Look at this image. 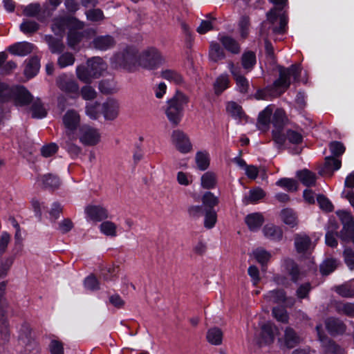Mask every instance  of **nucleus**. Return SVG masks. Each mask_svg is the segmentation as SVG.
<instances>
[{
    "instance_id": "obj_1",
    "label": "nucleus",
    "mask_w": 354,
    "mask_h": 354,
    "mask_svg": "<svg viewBox=\"0 0 354 354\" xmlns=\"http://www.w3.org/2000/svg\"><path fill=\"white\" fill-rule=\"evenodd\" d=\"M301 68L299 65H292L290 67L280 68L279 77L274 81L273 85L264 90H259L255 94L257 100H266L268 96L276 97L281 95L290 86V77L297 81L300 76Z\"/></svg>"
},
{
    "instance_id": "obj_2",
    "label": "nucleus",
    "mask_w": 354,
    "mask_h": 354,
    "mask_svg": "<svg viewBox=\"0 0 354 354\" xmlns=\"http://www.w3.org/2000/svg\"><path fill=\"white\" fill-rule=\"evenodd\" d=\"M189 98L182 92L177 91L174 95L167 102L165 110L169 121L174 125L177 126L183 115V109L188 103Z\"/></svg>"
},
{
    "instance_id": "obj_3",
    "label": "nucleus",
    "mask_w": 354,
    "mask_h": 354,
    "mask_svg": "<svg viewBox=\"0 0 354 354\" xmlns=\"http://www.w3.org/2000/svg\"><path fill=\"white\" fill-rule=\"evenodd\" d=\"M165 58L156 48L144 50L138 56V65L148 70H154L165 62Z\"/></svg>"
},
{
    "instance_id": "obj_4",
    "label": "nucleus",
    "mask_w": 354,
    "mask_h": 354,
    "mask_svg": "<svg viewBox=\"0 0 354 354\" xmlns=\"http://www.w3.org/2000/svg\"><path fill=\"white\" fill-rule=\"evenodd\" d=\"M277 8H273L267 13V21H263L261 25V33L264 34V28L268 23L270 24L269 28L272 29L273 33L283 34L286 32V27L288 23L287 16L277 13Z\"/></svg>"
},
{
    "instance_id": "obj_5",
    "label": "nucleus",
    "mask_w": 354,
    "mask_h": 354,
    "mask_svg": "<svg viewBox=\"0 0 354 354\" xmlns=\"http://www.w3.org/2000/svg\"><path fill=\"white\" fill-rule=\"evenodd\" d=\"M114 61L120 67L130 72L134 71L136 64H138L137 50L133 48H127L122 53H118Z\"/></svg>"
},
{
    "instance_id": "obj_6",
    "label": "nucleus",
    "mask_w": 354,
    "mask_h": 354,
    "mask_svg": "<svg viewBox=\"0 0 354 354\" xmlns=\"http://www.w3.org/2000/svg\"><path fill=\"white\" fill-rule=\"evenodd\" d=\"M285 122L286 116L284 111L281 109L276 110L272 120L274 127L272 130V138L279 146H282L286 141L285 134L283 131Z\"/></svg>"
},
{
    "instance_id": "obj_7",
    "label": "nucleus",
    "mask_w": 354,
    "mask_h": 354,
    "mask_svg": "<svg viewBox=\"0 0 354 354\" xmlns=\"http://www.w3.org/2000/svg\"><path fill=\"white\" fill-rule=\"evenodd\" d=\"M72 26L77 29H82L84 23L72 17H56L53 20L51 30L55 35H62L66 28H71Z\"/></svg>"
},
{
    "instance_id": "obj_8",
    "label": "nucleus",
    "mask_w": 354,
    "mask_h": 354,
    "mask_svg": "<svg viewBox=\"0 0 354 354\" xmlns=\"http://www.w3.org/2000/svg\"><path fill=\"white\" fill-rule=\"evenodd\" d=\"M100 133L96 128L84 124L79 129L80 141L86 146H95L100 141Z\"/></svg>"
},
{
    "instance_id": "obj_9",
    "label": "nucleus",
    "mask_w": 354,
    "mask_h": 354,
    "mask_svg": "<svg viewBox=\"0 0 354 354\" xmlns=\"http://www.w3.org/2000/svg\"><path fill=\"white\" fill-rule=\"evenodd\" d=\"M33 96L24 86H12L10 102L16 106H25L30 104Z\"/></svg>"
},
{
    "instance_id": "obj_10",
    "label": "nucleus",
    "mask_w": 354,
    "mask_h": 354,
    "mask_svg": "<svg viewBox=\"0 0 354 354\" xmlns=\"http://www.w3.org/2000/svg\"><path fill=\"white\" fill-rule=\"evenodd\" d=\"M336 214L343 225V227L339 232V236L341 239H347L349 234L353 233V230L354 228V218L350 212L344 210H339Z\"/></svg>"
},
{
    "instance_id": "obj_11",
    "label": "nucleus",
    "mask_w": 354,
    "mask_h": 354,
    "mask_svg": "<svg viewBox=\"0 0 354 354\" xmlns=\"http://www.w3.org/2000/svg\"><path fill=\"white\" fill-rule=\"evenodd\" d=\"M228 68L236 81V85L241 93H247L249 89V82L244 76L241 67L235 65L232 61L228 62Z\"/></svg>"
},
{
    "instance_id": "obj_12",
    "label": "nucleus",
    "mask_w": 354,
    "mask_h": 354,
    "mask_svg": "<svg viewBox=\"0 0 354 354\" xmlns=\"http://www.w3.org/2000/svg\"><path fill=\"white\" fill-rule=\"evenodd\" d=\"M56 84L62 91L67 94L75 95V96L79 95L78 84L75 80L68 77L65 74L57 77L56 79Z\"/></svg>"
},
{
    "instance_id": "obj_13",
    "label": "nucleus",
    "mask_w": 354,
    "mask_h": 354,
    "mask_svg": "<svg viewBox=\"0 0 354 354\" xmlns=\"http://www.w3.org/2000/svg\"><path fill=\"white\" fill-rule=\"evenodd\" d=\"M171 142L181 153H187L192 149V145L188 137L180 130H175L172 132Z\"/></svg>"
},
{
    "instance_id": "obj_14",
    "label": "nucleus",
    "mask_w": 354,
    "mask_h": 354,
    "mask_svg": "<svg viewBox=\"0 0 354 354\" xmlns=\"http://www.w3.org/2000/svg\"><path fill=\"white\" fill-rule=\"evenodd\" d=\"M62 122L66 132L73 133L80 123V115L78 112L74 109L68 110L62 117Z\"/></svg>"
},
{
    "instance_id": "obj_15",
    "label": "nucleus",
    "mask_w": 354,
    "mask_h": 354,
    "mask_svg": "<svg viewBox=\"0 0 354 354\" xmlns=\"http://www.w3.org/2000/svg\"><path fill=\"white\" fill-rule=\"evenodd\" d=\"M84 211L88 218L93 221L99 222L109 217L107 209L101 205H88Z\"/></svg>"
},
{
    "instance_id": "obj_16",
    "label": "nucleus",
    "mask_w": 354,
    "mask_h": 354,
    "mask_svg": "<svg viewBox=\"0 0 354 354\" xmlns=\"http://www.w3.org/2000/svg\"><path fill=\"white\" fill-rule=\"evenodd\" d=\"M101 111L106 120H113L118 115L119 104L114 99H108L102 104Z\"/></svg>"
},
{
    "instance_id": "obj_17",
    "label": "nucleus",
    "mask_w": 354,
    "mask_h": 354,
    "mask_svg": "<svg viewBox=\"0 0 354 354\" xmlns=\"http://www.w3.org/2000/svg\"><path fill=\"white\" fill-rule=\"evenodd\" d=\"M277 332V328L272 323L268 322L263 324L261 327V339L259 340V343L261 344L273 342Z\"/></svg>"
},
{
    "instance_id": "obj_18",
    "label": "nucleus",
    "mask_w": 354,
    "mask_h": 354,
    "mask_svg": "<svg viewBox=\"0 0 354 354\" xmlns=\"http://www.w3.org/2000/svg\"><path fill=\"white\" fill-rule=\"evenodd\" d=\"M75 139L76 138L73 133L65 132L61 142L62 147L73 156H77L82 151V149L73 142V140Z\"/></svg>"
},
{
    "instance_id": "obj_19",
    "label": "nucleus",
    "mask_w": 354,
    "mask_h": 354,
    "mask_svg": "<svg viewBox=\"0 0 354 354\" xmlns=\"http://www.w3.org/2000/svg\"><path fill=\"white\" fill-rule=\"evenodd\" d=\"M294 243L296 250L299 253L308 252L312 247L310 238L305 233H297L294 235Z\"/></svg>"
},
{
    "instance_id": "obj_20",
    "label": "nucleus",
    "mask_w": 354,
    "mask_h": 354,
    "mask_svg": "<svg viewBox=\"0 0 354 354\" xmlns=\"http://www.w3.org/2000/svg\"><path fill=\"white\" fill-rule=\"evenodd\" d=\"M87 65L88 66L94 78H98L107 69V64L106 62L99 57H93L88 60Z\"/></svg>"
},
{
    "instance_id": "obj_21",
    "label": "nucleus",
    "mask_w": 354,
    "mask_h": 354,
    "mask_svg": "<svg viewBox=\"0 0 354 354\" xmlns=\"http://www.w3.org/2000/svg\"><path fill=\"white\" fill-rule=\"evenodd\" d=\"M35 46L32 44L23 41L18 42L8 48L9 52L17 56H26L32 52Z\"/></svg>"
},
{
    "instance_id": "obj_22",
    "label": "nucleus",
    "mask_w": 354,
    "mask_h": 354,
    "mask_svg": "<svg viewBox=\"0 0 354 354\" xmlns=\"http://www.w3.org/2000/svg\"><path fill=\"white\" fill-rule=\"evenodd\" d=\"M92 43L95 48L100 50H106L115 46V41L112 36L107 35L96 37Z\"/></svg>"
},
{
    "instance_id": "obj_23",
    "label": "nucleus",
    "mask_w": 354,
    "mask_h": 354,
    "mask_svg": "<svg viewBox=\"0 0 354 354\" xmlns=\"http://www.w3.org/2000/svg\"><path fill=\"white\" fill-rule=\"evenodd\" d=\"M218 39L225 50L232 54H239L241 52V47L238 41L233 37L219 34Z\"/></svg>"
},
{
    "instance_id": "obj_24",
    "label": "nucleus",
    "mask_w": 354,
    "mask_h": 354,
    "mask_svg": "<svg viewBox=\"0 0 354 354\" xmlns=\"http://www.w3.org/2000/svg\"><path fill=\"white\" fill-rule=\"evenodd\" d=\"M283 339L285 345L288 348H292L302 342V338L290 327L285 329Z\"/></svg>"
},
{
    "instance_id": "obj_25",
    "label": "nucleus",
    "mask_w": 354,
    "mask_h": 354,
    "mask_svg": "<svg viewBox=\"0 0 354 354\" xmlns=\"http://www.w3.org/2000/svg\"><path fill=\"white\" fill-rule=\"evenodd\" d=\"M262 232L266 239L273 241H279L283 237L282 230L273 224L266 225L263 227Z\"/></svg>"
},
{
    "instance_id": "obj_26",
    "label": "nucleus",
    "mask_w": 354,
    "mask_h": 354,
    "mask_svg": "<svg viewBox=\"0 0 354 354\" xmlns=\"http://www.w3.org/2000/svg\"><path fill=\"white\" fill-rule=\"evenodd\" d=\"M241 63L243 72L245 73L250 72L257 63L256 55L252 51H245L241 57Z\"/></svg>"
},
{
    "instance_id": "obj_27",
    "label": "nucleus",
    "mask_w": 354,
    "mask_h": 354,
    "mask_svg": "<svg viewBox=\"0 0 354 354\" xmlns=\"http://www.w3.org/2000/svg\"><path fill=\"white\" fill-rule=\"evenodd\" d=\"M30 112L33 118L41 119L46 116L47 110L39 98H34L30 102Z\"/></svg>"
},
{
    "instance_id": "obj_28",
    "label": "nucleus",
    "mask_w": 354,
    "mask_h": 354,
    "mask_svg": "<svg viewBox=\"0 0 354 354\" xmlns=\"http://www.w3.org/2000/svg\"><path fill=\"white\" fill-rule=\"evenodd\" d=\"M245 222L250 231H257L264 222V218L260 213L250 214L245 218Z\"/></svg>"
},
{
    "instance_id": "obj_29",
    "label": "nucleus",
    "mask_w": 354,
    "mask_h": 354,
    "mask_svg": "<svg viewBox=\"0 0 354 354\" xmlns=\"http://www.w3.org/2000/svg\"><path fill=\"white\" fill-rule=\"evenodd\" d=\"M44 39L52 53L58 54L64 51L65 46L61 38H56L50 35H46Z\"/></svg>"
},
{
    "instance_id": "obj_30",
    "label": "nucleus",
    "mask_w": 354,
    "mask_h": 354,
    "mask_svg": "<svg viewBox=\"0 0 354 354\" xmlns=\"http://www.w3.org/2000/svg\"><path fill=\"white\" fill-rule=\"evenodd\" d=\"M326 327L332 335L342 334L345 332L346 326L344 323L336 318H329L326 322Z\"/></svg>"
},
{
    "instance_id": "obj_31",
    "label": "nucleus",
    "mask_w": 354,
    "mask_h": 354,
    "mask_svg": "<svg viewBox=\"0 0 354 354\" xmlns=\"http://www.w3.org/2000/svg\"><path fill=\"white\" fill-rule=\"evenodd\" d=\"M297 177L299 178V181L306 187L314 186L316 183V174L308 169L298 171L297 172Z\"/></svg>"
},
{
    "instance_id": "obj_32",
    "label": "nucleus",
    "mask_w": 354,
    "mask_h": 354,
    "mask_svg": "<svg viewBox=\"0 0 354 354\" xmlns=\"http://www.w3.org/2000/svg\"><path fill=\"white\" fill-rule=\"evenodd\" d=\"M79 29H73L71 28L69 29L67 35V44L69 47L73 49H75L76 46L80 43L84 37V32L78 30Z\"/></svg>"
},
{
    "instance_id": "obj_33",
    "label": "nucleus",
    "mask_w": 354,
    "mask_h": 354,
    "mask_svg": "<svg viewBox=\"0 0 354 354\" xmlns=\"http://www.w3.org/2000/svg\"><path fill=\"white\" fill-rule=\"evenodd\" d=\"M252 255L262 266H266L272 257L271 253L262 247L254 250Z\"/></svg>"
},
{
    "instance_id": "obj_34",
    "label": "nucleus",
    "mask_w": 354,
    "mask_h": 354,
    "mask_svg": "<svg viewBox=\"0 0 354 354\" xmlns=\"http://www.w3.org/2000/svg\"><path fill=\"white\" fill-rule=\"evenodd\" d=\"M40 67L39 59L37 57H32L26 62L24 68V75L28 78L34 77L38 72Z\"/></svg>"
},
{
    "instance_id": "obj_35",
    "label": "nucleus",
    "mask_w": 354,
    "mask_h": 354,
    "mask_svg": "<svg viewBox=\"0 0 354 354\" xmlns=\"http://www.w3.org/2000/svg\"><path fill=\"white\" fill-rule=\"evenodd\" d=\"M209 57L212 61L217 62L225 59V53L219 44L216 42H211L209 46Z\"/></svg>"
},
{
    "instance_id": "obj_36",
    "label": "nucleus",
    "mask_w": 354,
    "mask_h": 354,
    "mask_svg": "<svg viewBox=\"0 0 354 354\" xmlns=\"http://www.w3.org/2000/svg\"><path fill=\"white\" fill-rule=\"evenodd\" d=\"M217 183L216 175L212 171H207L203 174L201 178V185L206 189H213Z\"/></svg>"
},
{
    "instance_id": "obj_37",
    "label": "nucleus",
    "mask_w": 354,
    "mask_h": 354,
    "mask_svg": "<svg viewBox=\"0 0 354 354\" xmlns=\"http://www.w3.org/2000/svg\"><path fill=\"white\" fill-rule=\"evenodd\" d=\"M281 218L283 223L290 227L298 225V219L295 212L291 209H284L281 212Z\"/></svg>"
},
{
    "instance_id": "obj_38",
    "label": "nucleus",
    "mask_w": 354,
    "mask_h": 354,
    "mask_svg": "<svg viewBox=\"0 0 354 354\" xmlns=\"http://www.w3.org/2000/svg\"><path fill=\"white\" fill-rule=\"evenodd\" d=\"M283 265L290 275L292 281L297 282L299 279L300 272L296 263L290 259H287L284 260Z\"/></svg>"
},
{
    "instance_id": "obj_39",
    "label": "nucleus",
    "mask_w": 354,
    "mask_h": 354,
    "mask_svg": "<svg viewBox=\"0 0 354 354\" xmlns=\"http://www.w3.org/2000/svg\"><path fill=\"white\" fill-rule=\"evenodd\" d=\"M38 179L42 182L44 187L46 189H56L60 185L59 178L50 174L41 176Z\"/></svg>"
},
{
    "instance_id": "obj_40",
    "label": "nucleus",
    "mask_w": 354,
    "mask_h": 354,
    "mask_svg": "<svg viewBox=\"0 0 354 354\" xmlns=\"http://www.w3.org/2000/svg\"><path fill=\"white\" fill-rule=\"evenodd\" d=\"M334 308L338 313L344 314L351 317H354V304L335 301L334 303Z\"/></svg>"
},
{
    "instance_id": "obj_41",
    "label": "nucleus",
    "mask_w": 354,
    "mask_h": 354,
    "mask_svg": "<svg viewBox=\"0 0 354 354\" xmlns=\"http://www.w3.org/2000/svg\"><path fill=\"white\" fill-rule=\"evenodd\" d=\"M223 333L218 328H212L207 333V341L214 345H220L222 343Z\"/></svg>"
},
{
    "instance_id": "obj_42",
    "label": "nucleus",
    "mask_w": 354,
    "mask_h": 354,
    "mask_svg": "<svg viewBox=\"0 0 354 354\" xmlns=\"http://www.w3.org/2000/svg\"><path fill=\"white\" fill-rule=\"evenodd\" d=\"M76 75L77 78L84 83H90L92 79L94 78L88 65L87 67L84 66H77L76 68Z\"/></svg>"
},
{
    "instance_id": "obj_43",
    "label": "nucleus",
    "mask_w": 354,
    "mask_h": 354,
    "mask_svg": "<svg viewBox=\"0 0 354 354\" xmlns=\"http://www.w3.org/2000/svg\"><path fill=\"white\" fill-rule=\"evenodd\" d=\"M39 24L35 21L24 20L20 25V30L24 34L32 35L39 29Z\"/></svg>"
},
{
    "instance_id": "obj_44",
    "label": "nucleus",
    "mask_w": 354,
    "mask_h": 354,
    "mask_svg": "<svg viewBox=\"0 0 354 354\" xmlns=\"http://www.w3.org/2000/svg\"><path fill=\"white\" fill-rule=\"evenodd\" d=\"M12 88V86L0 82V106L4 103L10 102Z\"/></svg>"
},
{
    "instance_id": "obj_45",
    "label": "nucleus",
    "mask_w": 354,
    "mask_h": 354,
    "mask_svg": "<svg viewBox=\"0 0 354 354\" xmlns=\"http://www.w3.org/2000/svg\"><path fill=\"white\" fill-rule=\"evenodd\" d=\"M8 303L7 300L3 299L1 303H0V315L2 317V320L0 324L1 332L5 337L8 335V324L6 319H3L5 313L8 312Z\"/></svg>"
},
{
    "instance_id": "obj_46",
    "label": "nucleus",
    "mask_w": 354,
    "mask_h": 354,
    "mask_svg": "<svg viewBox=\"0 0 354 354\" xmlns=\"http://www.w3.org/2000/svg\"><path fill=\"white\" fill-rule=\"evenodd\" d=\"M342 165V162L335 156H328L325 158L324 172H332L338 170Z\"/></svg>"
},
{
    "instance_id": "obj_47",
    "label": "nucleus",
    "mask_w": 354,
    "mask_h": 354,
    "mask_svg": "<svg viewBox=\"0 0 354 354\" xmlns=\"http://www.w3.org/2000/svg\"><path fill=\"white\" fill-rule=\"evenodd\" d=\"M116 225L111 221H104L100 225V232L108 236H116Z\"/></svg>"
},
{
    "instance_id": "obj_48",
    "label": "nucleus",
    "mask_w": 354,
    "mask_h": 354,
    "mask_svg": "<svg viewBox=\"0 0 354 354\" xmlns=\"http://www.w3.org/2000/svg\"><path fill=\"white\" fill-rule=\"evenodd\" d=\"M100 104L97 102L87 103L85 107V112L92 120H96L100 116Z\"/></svg>"
},
{
    "instance_id": "obj_49",
    "label": "nucleus",
    "mask_w": 354,
    "mask_h": 354,
    "mask_svg": "<svg viewBox=\"0 0 354 354\" xmlns=\"http://www.w3.org/2000/svg\"><path fill=\"white\" fill-rule=\"evenodd\" d=\"M229 82V77L227 75H221L219 76L214 84L215 93L216 95L221 94L228 87Z\"/></svg>"
},
{
    "instance_id": "obj_50",
    "label": "nucleus",
    "mask_w": 354,
    "mask_h": 354,
    "mask_svg": "<svg viewBox=\"0 0 354 354\" xmlns=\"http://www.w3.org/2000/svg\"><path fill=\"white\" fill-rule=\"evenodd\" d=\"M75 58L73 53L66 52L60 55L57 59V65L63 68L72 66L75 62Z\"/></svg>"
},
{
    "instance_id": "obj_51",
    "label": "nucleus",
    "mask_w": 354,
    "mask_h": 354,
    "mask_svg": "<svg viewBox=\"0 0 354 354\" xmlns=\"http://www.w3.org/2000/svg\"><path fill=\"white\" fill-rule=\"evenodd\" d=\"M265 298L272 303H281L284 301L286 295L283 290H271L265 295Z\"/></svg>"
},
{
    "instance_id": "obj_52",
    "label": "nucleus",
    "mask_w": 354,
    "mask_h": 354,
    "mask_svg": "<svg viewBox=\"0 0 354 354\" xmlns=\"http://www.w3.org/2000/svg\"><path fill=\"white\" fill-rule=\"evenodd\" d=\"M276 184L289 192H295L297 190V183L292 178H283L279 179Z\"/></svg>"
},
{
    "instance_id": "obj_53",
    "label": "nucleus",
    "mask_w": 354,
    "mask_h": 354,
    "mask_svg": "<svg viewBox=\"0 0 354 354\" xmlns=\"http://www.w3.org/2000/svg\"><path fill=\"white\" fill-rule=\"evenodd\" d=\"M337 266L335 259H330L324 261L320 266V271L323 274L328 275L333 272Z\"/></svg>"
},
{
    "instance_id": "obj_54",
    "label": "nucleus",
    "mask_w": 354,
    "mask_h": 354,
    "mask_svg": "<svg viewBox=\"0 0 354 354\" xmlns=\"http://www.w3.org/2000/svg\"><path fill=\"white\" fill-rule=\"evenodd\" d=\"M162 77L176 84H180L183 82L182 76L177 72L171 70H165L161 73Z\"/></svg>"
},
{
    "instance_id": "obj_55",
    "label": "nucleus",
    "mask_w": 354,
    "mask_h": 354,
    "mask_svg": "<svg viewBox=\"0 0 354 354\" xmlns=\"http://www.w3.org/2000/svg\"><path fill=\"white\" fill-rule=\"evenodd\" d=\"M264 195V192L261 189L257 188L254 190H251L249 195L244 197L243 202L245 204L254 203L262 198Z\"/></svg>"
},
{
    "instance_id": "obj_56",
    "label": "nucleus",
    "mask_w": 354,
    "mask_h": 354,
    "mask_svg": "<svg viewBox=\"0 0 354 354\" xmlns=\"http://www.w3.org/2000/svg\"><path fill=\"white\" fill-rule=\"evenodd\" d=\"M79 94L84 100H93L97 97L96 91L91 86L86 85L82 87Z\"/></svg>"
},
{
    "instance_id": "obj_57",
    "label": "nucleus",
    "mask_w": 354,
    "mask_h": 354,
    "mask_svg": "<svg viewBox=\"0 0 354 354\" xmlns=\"http://www.w3.org/2000/svg\"><path fill=\"white\" fill-rule=\"evenodd\" d=\"M203 203L209 208H212L218 204V198L210 192H205L202 197Z\"/></svg>"
},
{
    "instance_id": "obj_58",
    "label": "nucleus",
    "mask_w": 354,
    "mask_h": 354,
    "mask_svg": "<svg viewBox=\"0 0 354 354\" xmlns=\"http://www.w3.org/2000/svg\"><path fill=\"white\" fill-rule=\"evenodd\" d=\"M58 145L55 142L44 145L41 148V154L44 158H48L53 156L58 151Z\"/></svg>"
},
{
    "instance_id": "obj_59",
    "label": "nucleus",
    "mask_w": 354,
    "mask_h": 354,
    "mask_svg": "<svg viewBox=\"0 0 354 354\" xmlns=\"http://www.w3.org/2000/svg\"><path fill=\"white\" fill-rule=\"evenodd\" d=\"M216 213L215 211L207 209L205 215L204 226L207 229L212 228L216 222Z\"/></svg>"
},
{
    "instance_id": "obj_60",
    "label": "nucleus",
    "mask_w": 354,
    "mask_h": 354,
    "mask_svg": "<svg viewBox=\"0 0 354 354\" xmlns=\"http://www.w3.org/2000/svg\"><path fill=\"white\" fill-rule=\"evenodd\" d=\"M196 162L201 170H205L209 166V158L207 153L198 152L196 155Z\"/></svg>"
},
{
    "instance_id": "obj_61",
    "label": "nucleus",
    "mask_w": 354,
    "mask_h": 354,
    "mask_svg": "<svg viewBox=\"0 0 354 354\" xmlns=\"http://www.w3.org/2000/svg\"><path fill=\"white\" fill-rule=\"evenodd\" d=\"M272 315L278 322L285 324L288 323V315L287 311L283 308H273Z\"/></svg>"
},
{
    "instance_id": "obj_62",
    "label": "nucleus",
    "mask_w": 354,
    "mask_h": 354,
    "mask_svg": "<svg viewBox=\"0 0 354 354\" xmlns=\"http://www.w3.org/2000/svg\"><path fill=\"white\" fill-rule=\"evenodd\" d=\"M329 149L333 154V156L339 157L345 151V147L344 145L338 141L331 142L329 145Z\"/></svg>"
},
{
    "instance_id": "obj_63",
    "label": "nucleus",
    "mask_w": 354,
    "mask_h": 354,
    "mask_svg": "<svg viewBox=\"0 0 354 354\" xmlns=\"http://www.w3.org/2000/svg\"><path fill=\"white\" fill-rule=\"evenodd\" d=\"M41 10L39 3H30L23 8V14L26 17H35Z\"/></svg>"
},
{
    "instance_id": "obj_64",
    "label": "nucleus",
    "mask_w": 354,
    "mask_h": 354,
    "mask_svg": "<svg viewBox=\"0 0 354 354\" xmlns=\"http://www.w3.org/2000/svg\"><path fill=\"white\" fill-rule=\"evenodd\" d=\"M335 291L343 297H353L354 296V290L348 284H344L335 288Z\"/></svg>"
}]
</instances>
